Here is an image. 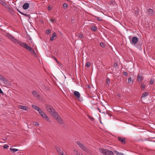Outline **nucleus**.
<instances>
[{
    "label": "nucleus",
    "instance_id": "obj_1",
    "mask_svg": "<svg viewBox=\"0 0 155 155\" xmlns=\"http://www.w3.org/2000/svg\"><path fill=\"white\" fill-rule=\"evenodd\" d=\"M31 106L33 108L37 110L39 114L43 118H44L47 116V115L45 113L42 111L41 109L38 106L35 105L34 104H32L31 105Z\"/></svg>",
    "mask_w": 155,
    "mask_h": 155
},
{
    "label": "nucleus",
    "instance_id": "obj_2",
    "mask_svg": "<svg viewBox=\"0 0 155 155\" xmlns=\"http://www.w3.org/2000/svg\"><path fill=\"white\" fill-rule=\"evenodd\" d=\"M7 36L11 40L15 43V44H17L20 46L21 45L22 42L15 39L12 35L9 33L7 34Z\"/></svg>",
    "mask_w": 155,
    "mask_h": 155
},
{
    "label": "nucleus",
    "instance_id": "obj_3",
    "mask_svg": "<svg viewBox=\"0 0 155 155\" xmlns=\"http://www.w3.org/2000/svg\"><path fill=\"white\" fill-rule=\"evenodd\" d=\"M21 46L24 48L26 49L29 50L33 55L35 54V51L32 49L26 43L23 42Z\"/></svg>",
    "mask_w": 155,
    "mask_h": 155
},
{
    "label": "nucleus",
    "instance_id": "obj_4",
    "mask_svg": "<svg viewBox=\"0 0 155 155\" xmlns=\"http://www.w3.org/2000/svg\"><path fill=\"white\" fill-rule=\"evenodd\" d=\"M99 151L103 155H113L114 154L112 151L103 148H99Z\"/></svg>",
    "mask_w": 155,
    "mask_h": 155
},
{
    "label": "nucleus",
    "instance_id": "obj_5",
    "mask_svg": "<svg viewBox=\"0 0 155 155\" xmlns=\"http://www.w3.org/2000/svg\"><path fill=\"white\" fill-rule=\"evenodd\" d=\"M77 143L78 146L80 147L82 149L86 152L88 151V150L87 147L81 142L78 141L77 142Z\"/></svg>",
    "mask_w": 155,
    "mask_h": 155
},
{
    "label": "nucleus",
    "instance_id": "obj_6",
    "mask_svg": "<svg viewBox=\"0 0 155 155\" xmlns=\"http://www.w3.org/2000/svg\"><path fill=\"white\" fill-rule=\"evenodd\" d=\"M130 43L133 45H135L138 41V38L134 36L133 37L131 40L130 41Z\"/></svg>",
    "mask_w": 155,
    "mask_h": 155
},
{
    "label": "nucleus",
    "instance_id": "obj_7",
    "mask_svg": "<svg viewBox=\"0 0 155 155\" xmlns=\"http://www.w3.org/2000/svg\"><path fill=\"white\" fill-rule=\"evenodd\" d=\"M46 108L47 111L51 114L55 110L52 106L49 105H47L46 107Z\"/></svg>",
    "mask_w": 155,
    "mask_h": 155
},
{
    "label": "nucleus",
    "instance_id": "obj_8",
    "mask_svg": "<svg viewBox=\"0 0 155 155\" xmlns=\"http://www.w3.org/2000/svg\"><path fill=\"white\" fill-rule=\"evenodd\" d=\"M55 149L57 151L58 153L60 155H64V153L62 149L59 147L58 146H56L55 147Z\"/></svg>",
    "mask_w": 155,
    "mask_h": 155
},
{
    "label": "nucleus",
    "instance_id": "obj_9",
    "mask_svg": "<svg viewBox=\"0 0 155 155\" xmlns=\"http://www.w3.org/2000/svg\"><path fill=\"white\" fill-rule=\"evenodd\" d=\"M51 114L54 119H55L56 117H58L59 115L55 110Z\"/></svg>",
    "mask_w": 155,
    "mask_h": 155
},
{
    "label": "nucleus",
    "instance_id": "obj_10",
    "mask_svg": "<svg viewBox=\"0 0 155 155\" xmlns=\"http://www.w3.org/2000/svg\"><path fill=\"white\" fill-rule=\"evenodd\" d=\"M57 37V34L55 32H54L52 35V36L51 37L50 39V41H52L54 40L55 38Z\"/></svg>",
    "mask_w": 155,
    "mask_h": 155
},
{
    "label": "nucleus",
    "instance_id": "obj_11",
    "mask_svg": "<svg viewBox=\"0 0 155 155\" xmlns=\"http://www.w3.org/2000/svg\"><path fill=\"white\" fill-rule=\"evenodd\" d=\"M147 12L149 16H152L154 14L153 10L150 8H149L147 10Z\"/></svg>",
    "mask_w": 155,
    "mask_h": 155
},
{
    "label": "nucleus",
    "instance_id": "obj_12",
    "mask_svg": "<svg viewBox=\"0 0 155 155\" xmlns=\"http://www.w3.org/2000/svg\"><path fill=\"white\" fill-rule=\"evenodd\" d=\"M119 140L122 142L123 143H125V139L124 138L119 137L118 138Z\"/></svg>",
    "mask_w": 155,
    "mask_h": 155
},
{
    "label": "nucleus",
    "instance_id": "obj_13",
    "mask_svg": "<svg viewBox=\"0 0 155 155\" xmlns=\"http://www.w3.org/2000/svg\"><path fill=\"white\" fill-rule=\"evenodd\" d=\"M33 95L36 97L38 98H39V96L38 93L36 91H33L32 92Z\"/></svg>",
    "mask_w": 155,
    "mask_h": 155
},
{
    "label": "nucleus",
    "instance_id": "obj_14",
    "mask_svg": "<svg viewBox=\"0 0 155 155\" xmlns=\"http://www.w3.org/2000/svg\"><path fill=\"white\" fill-rule=\"evenodd\" d=\"M58 117H56L55 119H56L57 120V121L58 122V123L60 124H62L63 123L62 120L60 117V116L59 115Z\"/></svg>",
    "mask_w": 155,
    "mask_h": 155
},
{
    "label": "nucleus",
    "instance_id": "obj_15",
    "mask_svg": "<svg viewBox=\"0 0 155 155\" xmlns=\"http://www.w3.org/2000/svg\"><path fill=\"white\" fill-rule=\"evenodd\" d=\"M74 94L75 96L77 98H79L80 97V94L79 92L75 91Z\"/></svg>",
    "mask_w": 155,
    "mask_h": 155
},
{
    "label": "nucleus",
    "instance_id": "obj_16",
    "mask_svg": "<svg viewBox=\"0 0 155 155\" xmlns=\"http://www.w3.org/2000/svg\"><path fill=\"white\" fill-rule=\"evenodd\" d=\"M18 107L20 109L25 110H27L28 109V107L25 106L19 105Z\"/></svg>",
    "mask_w": 155,
    "mask_h": 155
},
{
    "label": "nucleus",
    "instance_id": "obj_17",
    "mask_svg": "<svg viewBox=\"0 0 155 155\" xmlns=\"http://www.w3.org/2000/svg\"><path fill=\"white\" fill-rule=\"evenodd\" d=\"M29 7V4L28 3H25L23 5L22 8L24 9H27Z\"/></svg>",
    "mask_w": 155,
    "mask_h": 155
},
{
    "label": "nucleus",
    "instance_id": "obj_18",
    "mask_svg": "<svg viewBox=\"0 0 155 155\" xmlns=\"http://www.w3.org/2000/svg\"><path fill=\"white\" fill-rule=\"evenodd\" d=\"M133 76H131L129 77L128 79V83H133L134 81V80L133 79Z\"/></svg>",
    "mask_w": 155,
    "mask_h": 155
},
{
    "label": "nucleus",
    "instance_id": "obj_19",
    "mask_svg": "<svg viewBox=\"0 0 155 155\" xmlns=\"http://www.w3.org/2000/svg\"><path fill=\"white\" fill-rule=\"evenodd\" d=\"M143 80L142 77L139 74H138L137 76V81L139 82H141Z\"/></svg>",
    "mask_w": 155,
    "mask_h": 155
},
{
    "label": "nucleus",
    "instance_id": "obj_20",
    "mask_svg": "<svg viewBox=\"0 0 155 155\" xmlns=\"http://www.w3.org/2000/svg\"><path fill=\"white\" fill-rule=\"evenodd\" d=\"M91 29L94 31H97V28L95 26L92 25L91 27Z\"/></svg>",
    "mask_w": 155,
    "mask_h": 155
},
{
    "label": "nucleus",
    "instance_id": "obj_21",
    "mask_svg": "<svg viewBox=\"0 0 155 155\" xmlns=\"http://www.w3.org/2000/svg\"><path fill=\"white\" fill-rule=\"evenodd\" d=\"M149 94V93L148 92H144L142 96V97H147Z\"/></svg>",
    "mask_w": 155,
    "mask_h": 155
},
{
    "label": "nucleus",
    "instance_id": "obj_22",
    "mask_svg": "<svg viewBox=\"0 0 155 155\" xmlns=\"http://www.w3.org/2000/svg\"><path fill=\"white\" fill-rule=\"evenodd\" d=\"M145 87V84L143 83H142L141 85V88L142 90H144Z\"/></svg>",
    "mask_w": 155,
    "mask_h": 155
},
{
    "label": "nucleus",
    "instance_id": "obj_23",
    "mask_svg": "<svg viewBox=\"0 0 155 155\" xmlns=\"http://www.w3.org/2000/svg\"><path fill=\"white\" fill-rule=\"evenodd\" d=\"M106 84L109 85L110 84V80L109 78H107L106 79Z\"/></svg>",
    "mask_w": 155,
    "mask_h": 155
},
{
    "label": "nucleus",
    "instance_id": "obj_24",
    "mask_svg": "<svg viewBox=\"0 0 155 155\" xmlns=\"http://www.w3.org/2000/svg\"><path fill=\"white\" fill-rule=\"evenodd\" d=\"M10 149L12 151H13L14 153L15 152H16L18 150V149H15V148L12 149V148H10Z\"/></svg>",
    "mask_w": 155,
    "mask_h": 155
},
{
    "label": "nucleus",
    "instance_id": "obj_25",
    "mask_svg": "<svg viewBox=\"0 0 155 155\" xmlns=\"http://www.w3.org/2000/svg\"><path fill=\"white\" fill-rule=\"evenodd\" d=\"M115 153L117 155H123V153H121V152H119L117 151H115Z\"/></svg>",
    "mask_w": 155,
    "mask_h": 155
},
{
    "label": "nucleus",
    "instance_id": "obj_26",
    "mask_svg": "<svg viewBox=\"0 0 155 155\" xmlns=\"http://www.w3.org/2000/svg\"><path fill=\"white\" fill-rule=\"evenodd\" d=\"M95 18H97V20H98L99 21H102V19L101 18H100V17H97V16H95Z\"/></svg>",
    "mask_w": 155,
    "mask_h": 155
},
{
    "label": "nucleus",
    "instance_id": "obj_27",
    "mask_svg": "<svg viewBox=\"0 0 155 155\" xmlns=\"http://www.w3.org/2000/svg\"><path fill=\"white\" fill-rule=\"evenodd\" d=\"M44 118L46 120L51 122V121L50 120L49 118L48 117L47 115Z\"/></svg>",
    "mask_w": 155,
    "mask_h": 155
},
{
    "label": "nucleus",
    "instance_id": "obj_28",
    "mask_svg": "<svg viewBox=\"0 0 155 155\" xmlns=\"http://www.w3.org/2000/svg\"><path fill=\"white\" fill-rule=\"evenodd\" d=\"M88 117L89 119L90 120H91V121H92L93 122H94V119L93 117H91L89 116H88Z\"/></svg>",
    "mask_w": 155,
    "mask_h": 155
},
{
    "label": "nucleus",
    "instance_id": "obj_29",
    "mask_svg": "<svg viewBox=\"0 0 155 155\" xmlns=\"http://www.w3.org/2000/svg\"><path fill=\"white\" fill-rule=\"evenodd\" d=\"M56 20V19L55 18H51L50 19V21L52 22H54Z\"/></svg>",
    "mask_w": 155,
    "mask_h": 155
},
{
    "label": "nucleus",
    "instance_id": "obj_30",
    "mask_svg": "<svg viewBox=\"0 0 155 155\" xmlns=\"http://www.w3.org/2000/svg\"><path fill=\"white\" fill-rule=\"evenodd\" d=\"M91 65V63L90 62H87L86 64V66L87 68L89 67Z\"/></svg>",
    "mask_w": 155,
    "mask_h": 155
},
{
    "label": "nucleus",
    "instance_id": "obj_31",
    "mask_svg": "<svg viewBox=\"0 0 155 155\" xmlns=\"http://www.w3.org/2000/svg\"><path fill=\"white\" fill-rule=\"evenodd\" d=\"M100 45L102 47H104L105 46V45L103 42H101L100 43Z\"/></svg>",
    "mask_w": 155,
    "mask_h": 155
},
{
    "label": "nucleus",
    "instance_id": "obj_32",
    "mask_svg": "<svg viewBox=\"0 0 155 155\" xmlns=\"http://www.w3.org/2000/svg\"><path fill=\"white\" fill-rule=\"evenodd\" d=\"M68 6V5L66 3H64L63 5V7L64 8H67Z\"/></svg>",
    "mask_w": 155,
    "mask_h": 155
},
{
    "label": "nucleus",
    "instance_id": "obj_33",
    "mask_svg": "<svg viewBox=\"0 0 155 155\" xmlns=\"http://www.w3.org/2000/svg\"><path fill=\"white\" fill-rule=\"evenodd\" d=\"M78 37L80 38H82L83 37V35L80 34L78 35Z\"/></svg>",
    "mask_w": 155,
    "mask_h": 155
},
{
    "label": "nucleus",
    "instance_id": "obj_34",
    "mask_svg": "<svg viewBox=\"0 0 155 155\" xmlns=\"http://www.w3.org/2000/svg\"><path fill=\"white\" fill-rule=\"evenodd\" d=\"M46 32L47 34H49L50 33L51 31L49 30H48L46 31Z\"/></svg>",
    "mask_w": 155,
    "mask_h": 155
},
{
    "label": "nucleus",
    "instance_id": "obj_35",
    "mask_svg": "<svg viewBox=\"0 0 155 155\" xmlns=\"http://www.w3.org/2000/svg\"><path fill=\"white\" fill-rule=\"evenodd\" d=\"M34 123H35L34 125L36 126H38L39 125V124L38 122H35Z\"/></svg>",
    "mask_w": 155,
    "mask_h": 155
},
{
    "label": "nucleus",
    "instance_id": "obj_36",
    "mask_svg": "<svg viewBox=\"0 0 155 155\" xmlns=\"http://www.w3.org/2000/svg\"><path fill=\"white\" fill-rule=\"evenodd\" d=\"M29 40L30 41V43H31V44L32 45H34V43L32 42V40H31V38H30L29 39Z\"/></svg>",
    "mask_w": 155,
    "mask_h": 155
},
{
    "label": "nucleus",
    "instance_id": "obj_37",
    "mask_svg": "<svg viewBox=\"0 0 155 155\" xmlns=\"http://www.w3.org/2000/svg\"><path fill=\"white\" fill-rule=\"evenodd\" d=\"M123 74L125 76H127L128 75V74L125 71H124L123 72Z\"/></svg>",
    "mask_w": 155,
    "mask_h": 155
},
{
    "label": "nucleus",
    "instance_id": "obj_38",
    "mask_svg": "<svg viewBox=\"0 0 155 155\" xmlns=\"http://www.w3.org/2000/svg\"><path fill=\"white\" fill-rule=\"evenodd\" d=\"M9 147V146L5 144L4 146V148L5 149H7Z\"/></svg>",
    "mask_w": 155,
    "mask_h": 155
},
{
    "label": "nucleus",
    "instance_id": "obj_39",
    "mask_svg": "<svg viewBox=\"0 0 155 155\" xmlns=\"http://www.w3.org/2000/svg\"><path fill=\"white\" fill-rule=\"evenodd\" d=\"M0 3H1L3 5H4V4H6L4 2L2 1L1 0H0Z\"/></svg>",
    "mask_w": 155,
    "mask_h": 155
},
{
    "label": "nucleus",
    "instance_id": "obj_40",
    "mask_svg": "<svg viewBox=\"0 0 155 155\" xmlns=\"http://www.w3.org/2000/svg\"><path fill=\"white\" fill-rule=\"evenodd\" d=\"M150 84H153V81L152 80H151L150 81Z\"/></svg>",
    "mask_w": 155,
    "mask_h": 155
},
{
    "label": "nucleus",
    "instance_id": "obj_41",
    "mask_svg": "<svg viewBox=\"0 0 155 155\" xmlns=\"http://www.w3.org/2000/svg\"><path fill=\"white\" fill-rule=\"evenodd\" d=\"M0 93L1 94H3V92L2 91V90L0 88Z\"/></svg>",
    "mask_w": 155,
    "mask_h": 155
},
{
    "label": "nucleus",
    "instance_id": "obj_42",
    "mask_svg": "<svg viewBox=\"0 0 155 155\" xmlns=\"http://www.w3.org/2000/svg\"><path fill=\"white\" fill-rule=\"evenodd\" d=\"M19 12H20V13L21 14H22V15H26V14H23L22 12H20V11H19Z\"/></svg>",
    "mask_w": 155,
    "mask_h": 155
},
{
    "label": "nucleus",
    "instance_id": "obj_43",
    "mask_svg": "<svg viewBox=\"0 0 155 155\" xmlns=\"http://www.w3.org/2000/svg\"><path fill=\"white\" fill-rule=\"evenodd\" d=\"M48 10H51V8L50 7L48 6Z\"/></svg>",
    "mask_w": 155,
    "mask_h": 155
},
{
    "label": "nucleus",
    "instance_id": "obj_44",
    "mask_svg": "<svg viewBox=\"0 0 155 155\" xmlns=\"http://www.w3.org/2000/svg\"><path fill=\"white\" fill-rule=\"evenodd\" d=\"M76 155H82V154H80L79 153H77Z\"/></svg>",
    "mask_w": 155,
    "mask_h": 155
},
{
    "label": "nucleus",
    "instance_id": "obj_45",
    "mask_svg": "<svg viewBox=\"0 0 155 155\" xmlns=\"http://www.w3.org/2000/svg\"><path fill=\"white\" fill-rule=\"evenodd\" d=\"M1 75H0V79L1 78Z\"/></svg>",
    "mask_w": 155,
    "mask_h": 155
},
{
    "label": "nucleus",
    "instance_id": "obj_46",
    "mask_svg": "<svg viewBox=\"0 0 155 155\" xmlns=\"http://www.w3.org/2000/svg\"><path fill=\"white\" fill-rule=\"evenodd\" d=\"M125 155L123 153V155Z\"/></svg>",
    "mask_w": 155,
    "mask_h": 155
},
{
    "label": "nucleus",
    "instance_id": "obj_47",
    "mask_svg": "<svg viewBox=\"0 0 155 155\" xmlns=\"http://www.w3.org/2000/svg\"><path fill=\"white\" fill-rule=\"evenodd\" d=\"M100 123H101V121H100Z\"/></svg>",
    "mask_w": 155,
    "mask_h": 155
}]
</instances>
